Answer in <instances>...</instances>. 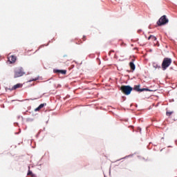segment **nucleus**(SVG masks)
<instances>
[{"label":"nucleus","mask_w":177,"mask_h":177,"mask_svg":"<svg viewBox=\"0 0 177 177\" xmlns=\"http://www.w3.org/2000/svg\"><path fill=\"white\" fill-rule=\"evenodd\" d=\"M172 63V59L171 58L165 57L164 58L162 63V70H167L169 66H171Z\"/></svg>","instance_id":"nucleus-1"},{"label":"nucleus","mask_w":177,"mask_h":177,"mask_svg":"<svg viewBox=\"0 0 177 177\" xmlns=\"http://www.w3.org/2000/svg\"><path fill=\"white\" fill-rule=\"evenodd\" d=\"M133 89V88L131 87V86H122L120 87V91H122V93L127 96L128 95H131V93L132 92Z\"/></svg>","instance_id":"nucleus-2"},{"label":"nucleus","mask_w":177,"mask_h":177,"mask_svg":"<svg viewBox=\"0 0 177 177\" xmlns=\"http://www.w3.org/2000/svg\"><path fill=\"white\" fill-rule=\"evenodd\" d=\"M169 21L168 20V19L167 18V15H163L162 16L159 20L157 21V24L158 26H165V24H167V23L169 22Z\"/></svg>","instance_id":"nucleus-3"},{"label":"nucleus","mask_w":177,"mask_h":177,"mask_svg":"<svg viewBox=\"0 0 177 177\" xmlns=\"http://www.w3.org/2000/svg\"><path fill=\"white\" fill-rule=\"evenodd\" d=\"M24 75V73L23 72V69L17 68L15 71L14 77L19 78V77H23Z\"/></svg>","instance_id":"nucleus-4"},{"label":"nucleus","mask_w":177,"mask_h":177,"mask_svg":"<svg viewBox=\"0 0 177 177\" xmlns=\"http://www.w3.org/2000/svg\"><path fill=\"white\" fill-rule=\"evenodd\" d=\"M133 90L136 91L137 92H144V91H150L149 90V88H140V85L134 86Z\"/></svg>","instance_id":"nucleus-5"},{"label":"nucleus","mask_w":177,"mask_h":177,"mask_svg":"<svg viewBox=\"0 0 177 177\" xmlns=\"http://www.w3.org/2000/svg\"><path fill=\"white\" fill-rule=\"evenodd\" d=\"M53 72L55 73L56 74H63L64 75H65V74H67L66 70L54 69Z\"/></svg>","instance_id":"nucleus-6"},{"label":"nucleus","mask_w":177,"mask_h":177,"mask_svg":"<svg viewBox=\"0 0 177 177\" xmlns=\"http://www.w3.org/2000/svg\"><path fill=\"white\" fill-rule=\"evenodd\" d=\"M16 59H17V57L15 55H10V57H8V61L10 62V63L11 64H13V63H15Z\"/></svg>","instance_id":"nucleus-7"},{"label":"nucleus","mask_w":177,"mask_h":177,"mask_svg":"<svg viewBox=\"0 0 177 177\" xmlns=\"http://www.w3.org/2000/svg\"><path fill=\"white\" fill-rule=\"evenodd\" d=\"M148 39L150 40L151 39L154 43V45H156L157 44H158V41H157V37H156V36H153V35H150L149 37H148Z\"/></svg>","instance_id":"nucleus-8"},{"label":"nucleus","mask_w":177,"mask_h":177,"mask_svg":"<svg viewBox=\"0 0 177 177\" xmlns=\"http://www.w3.org/2000/svg\"><path fill=\"white\" fill-rule=\"evenodd\" d=\"M22 86H23V84L19 83V84H15V86H13L10 88V90H11V91H15V90H16V89H19V88H21Z\"/></svg>","instance_id":"nucleus-9"},{"label":"nucleus","mask_w":177,"mask_h":177,"mask_svg":"<svg viewBox=\"0 0 177 177\" xmlns=\"http://www.w3.org/2000/svg\"><path fill=\"white\" fill-rule=\"evenodd\" d=\"M46 106V103L41 104L37 108L35 109V111H39L41 109H44Z\"/></svg>","instance_id":"nucleus-10"},{"label":"nucleus","mask_w":177,"mask_h":177,"mask_svg":"<svg viewBox=\"0 0 177 177\" xmlns=\"http://www.w3.org/2000/svg\"><path fill=\"white\" fill-rule=\"evenodd\" d=\"M129 66H130L131 70H132L133 71H135V68H136V66H135V64L133 63V62H131L129 63Z\"/></svg>","instance_id":"nucleus-11"},{"label":"nucleus","mask_w":177,"mask_h":177,"mask_svg":"<svg viewBox=\"0 0 177 177\" xmlns=\"http://www.w3.org/2000/svg\"><path fill=\"white\" fill-rule=\"evenodd\" d=\"M172 114H174V111H167L166 112V115H167V117H171V115H172Z\"/></svg>","instance_id":"nucleus-12"},{"label":"nucleus","mask_w":177,"mask_h":177,"mask_svg":"<svg viewBox=\"0 0 177 177\" xmlns=\"http://www.w3.org/2000/svg\"><path fill=\"white\" fill-rule=\"evenodd\" d=\"M82 39L83 41H86V36L84 35Z\"/></svg>","instance_id":"nucleus-13"},{"label":"nucleus","mask_w":177,"mask_h":177,"mask_svg":"<svg viewBox=\"0 0 177 177\" xmlns=\"http://www.w3.org/2000/svg\"><path fill=\"white\" fill-rule=\"evenodd\" d=\"M28 175H32V171L29 170L28 172Z\"/></svg>","instance_id":"nucleus-14"},{"label":"nucleus","mask_w":177,"mask_h":177,"mask_svg":"<svg viewBox=\"0 0 177 177\" xmlns=\"http://www.w3.org/2000/svg\"><path fill=\"white\" fill-rule=\"evenodd\" d=\"M38 78L32 79V81H37Z\"/></svg>","instance_id":"nucleus-15"}]
</instances>
